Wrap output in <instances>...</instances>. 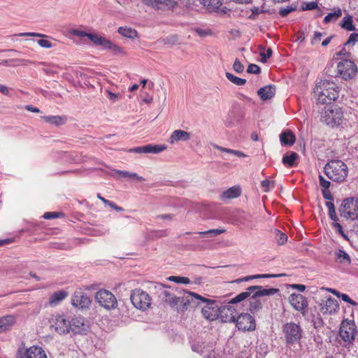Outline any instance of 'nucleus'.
I'll return each mask as SVG.
<instances>
[{"mask_svg": "<svg viewBox=\"0 0 358 358\" xmlns=\"http://www.w3.org/2000/svg\"><path fill=\"white\" fill-rule=\"evenodd\" d=\"M339 94L337 85L328 80H320L313 90V97L317 104H327L335 101Z\"/></svg>", "mask_w": 358, "mask_h": 358, "instance_id": "obj_1", "label": "nucleus"}, {"mask_svg": "<svg viewBox=\"0 0 358 358\" xmlns=\"http://www.w3.org/2000/svg\"><path fill=\"white\" fill-rule=\"evenodd\" d=\"M160 285L163 287H166L171 289V291L164 290L162 293L163 299L170 305L171 307L174 308L180 303L181 306L178 308V310L184 312L187 309V306L190 302L189 297H191V295L187 293H192V292L180 289L178 287H171L164 284H160Z\"/></svg>", "mask_w": 358, "mask_h": 358, "instance_id": "obj_2", "label": "nucleus"}, {"mask_svg": "<svg viewBox=\"0 0 358 358\" xmlns=\"http://www.w3.org/2000/svg\"><path fill=\"white\" fill-rule=\"evenodd\" d=\"M326 176L330 180L341 182H343L348 173L347 165L341 160H331L324 168Z\"/></svg>", "mask_w": 358, "mask_h": 358, "instance_id": "obj_3", "label": "nucleus"}, {"mask_svg": "<svg viewBox=\"0 0 358 358\" xmlns=\"http://www.w3.org/2000/svg\"><path fill=\"white\" fill-rule=\"evenodd\" d=\"M278 292L279 289L276 288L265 289L263 288L262 286H250L246 289L245 292L238 294L234 298L231 299L229 303L234 304L241 302L243 300L250 297V296H252V298H257L260 296L273 295L278 293Z\"/></svg>", "mask_w": 358, "mask_h": 358, "instance_id": "obj_4", "label": "nucleus"}, {"mask_svg": "<svg viewBox=\"0 0 358 358\" xmlns=\"http://www.w3.org/2000/svg\"><path fill=\"white\" fill-rule=\"evenodd\" d=\"M321 119L327 125L331 127L341 125L345 120L342 108L335 105L326 107L322 114Z\"/></svg>", "mask_w": 358, "mask_h": 358, "instance_id": "obj_5", "label": "nucleus"}, {"mask_svg": "<svg viewBox=\"0 0 358 358\" xmlns=\"http://www.w3.org/2000/svg\"><path fill=\"white\" fill-rule=\"evenodd\" d=\"M188 294L191 295L192 300H199L205 303V306L201 309V313L206 319L213 321L218 318L220 307L215 301L205 298L196 293Z\"/></svg>", "mask_w": 358, "mask_h": 358, "instance_id": "obj_6", "label": "nucleus"}, {"mask_svg": "<svg viewBox=\"0 0 358 358\" xmlns=\"http://www.w3.org/2000/svg\"><path fill=\"white\" fill-rule=\"evenodd\" d=\"M50 327L59 335H66L71 333V320L65 315H53L49 320Z\"/></svg>", "mask_w": 358, "mask_h": 358, "instance_id": "obj_7", "label": "nucleus"}, {"mask_svg": "<svg viewBox=\"0 0 358 358\" xmlns=\"http://www.w3.org/2000/svg\"><path fill=\"white\" fill-rule=\"evenodd\" d=\"M339 213L345 219H358V199L351 197L344 199L339 208Z\"/></svg>", "mask_w": 358, "mask_h": 358, "instance_id": "obj_8", "label": "nucleus"}, {"mask_svg": "<svg viewBox=\"0 0 358 358\" xmlns=\"http://www.w3.org/2000/svg\"><path fill=\"white\" fill-rule=\"evenodd\" d=\"M357 331V327L354 320L345 319L341 322L339 328V336L345 343H352Z\"/></svg>", "mask_w": 358, "mask_h": 358, "instance_id": "obj_9", "label": "nucleus"}, {"mask_svg": "<svg viewBox=\"0 0 358 358\" xmlns=\"http://www.w3.org/2000/svg\"><path fill=\"white\" fill-rule=\"evenodd\" d=\"M130 299L134 306L139 310H146L151 305L150 296L146 292L141 289L132 290Z\"/></svg>", "mask_w": 358, "mask_h": 358, "instance_id": "obj_10", "label": "nucleus"}, {"mask_svg": "<svg viewBox=\"0 0 358 358\" xmlns=\"http://www.w3.org/2000/svg\"><path fill=\"white\" fill-rule=\"evenodd\" d=\"M282 332L287 343L293 344L301 340L302 338V329L300 325L291 322L282 326Z\"/></svg>", "mask_w": 358, "mask_h": 358, "instance_id": "obj_11", "label": "nucleus"}, {"mask_svg": "<svg viewBox=\"0 0 358 358\" xmlns=\"http://www.w3.org/2000/svg\"><path fill=\"white\" fill-rule=\"evenodd\" d=\"M358 72L355 63L350 59H344L337 64V73L345 80L354 78Z\"/></svg>", "mask_w": 358, "mask_h": 358, "instance_id": "obj_12", "label": "nucleus"}, {"mask_svg": "<svg viewBox=\"0 0 358 358\" xmlns=\"http://www.w3.org/2000/svg\"><path fill=\"white\" fill-rule=\"evenodd\" d=\"M96 302L107 310L114 309L117 306L115 296L106 289L99 290L95 295Z\"/></svg>", "mask_w": 358, "mask_h": 358, "instance_id": "obj_13", "label": "nucleus"}, {"mask_svg": "<svg viewBox=\"0 0 358 358\" xmlns=\"http://www.w3.org/2000/svg\"><path fill=\"white\" fill-rule=\"evenodd\" d=\"M91 332L90 321L82 316H76L71 319V333L86 336Z\"/></svg>", "mask_w": 358, "mask_h": 358, "instance_id": "obj_14", "label": "nucleus"}, {"mask_svg": "<svg viewBox=\"0 0 358 358\" xmlns=\"http://www.w3.org/2000/svg\"><path fill=\"white\" fill-rule=\"evenodd\" d=\"M15 358H48L43 348L32 345L29 348L20 346L16 353Z\"/></svg>", "mask_w": 358, "mask_h": 358, "instance_id": "obj_15", "label": "nucleus"}, {"mask_svg": "<svg viewBox=\"0 0 358 358\" xmlns=\"http://www.w3.org/2000/svg\"><path fill=\"white\" fill-rule=\"evenodd\" d=\"M235 322L237 328L243 331H252L256 328L255 318L247 313L240 314L235 319Z\"/></svg>", "mask_w": 358, "mask_h": 358, "instance_id": "obj_16", "label": "nucleus"}, {"mask_svg": "<svg viewBox=\"0 0 358 358\" xmlns=\"http://www.w3.org/2000/svg\"><path fill=\"white\" fill-rule=\"evenodd\" d=\"M147 6L158 10H173L178 6V2L175 0H141Z\"/></svg>", "mask_w": 358, "mask_h": 358, "instance_id": "obj_17", "label": "nucleus"}, {"mask_svg": "<svg viewBox=\"0 0 358 358\" xmlns=\"http://www.w3.org/2000/svg\"><path fill=\"white\" fill-rule=\"evenodd\" d=\"M71 303L78 308H86L91 304L90 297L81 290L76 291L71 299Z\"/></svg>", "mask_w": 358, "mask_h": 358, "instance_id": "obj_18", "label": "nucleus"}, {"mask_svg": "<svg viewBox=\"0 0 358 358\" xmlns=\"http://www.w3.org/2000/svg\"><path fill=\"white\" fill-rule=\"evenodd\" d=\"M289 302L296 310L301 313L306 311L308 305L307 299L300 294H292L289 296Z\"/></svg>", "mask_w": 358, "mask_h": 358, "instance_id": "obj_19", "label": "nucleus"}, {"mask_svg": "<svg viewBox=\"0 0 358 358\" xmlns=\"http://www.w3.org/2000/svg\"><path fill=\"white\" fill-rule=\"evenodd\" d=\"M166 149V146L165 145H152L148 144L145 146L136 147L134 148H131L128 150L129 152H134L138 154H148V153H153L157 154L159 153Z\"/></svg>", "mask_w": 358, "mask_h": 358, "instance_id": "obj_20", "label": "nucleus"}, {"mask_svg": "<svg viewBox=\"0 0 358 358\" xmlns=\"http://www.w3.org/2000/svg\"><path fill=\"white\" fill-rule=\"evenodd\" d=\"M236 310L231 305H224L220 307L218 317L222 322H234Z\"/></svg>", "mask_w": 358, "mask_h": 358, "instance_id": "obj_21", "label": "nucleus"}, {"mask_svg": "<svg viewBox=\"0 0 358 358\" xmlns=\"http://www.w3.org/2000/svg\"><path fill=\"white\" fill-rule=\"evenodd\" d=\"M200 3L210 12L227 13L228 9L222 7L223 0H199Z\"/></svg>", "mask_w": 358, "mask_h": 358, "instance_id": "obj_22", "label": "nucleus"}, {"mask_svg": "<svg viewBox=\"0 0 358 358\" xmlns=\"http://www.w3.org/2000/svg\"><path fill=\"white\" fill-rule=\"evenodd\" d=\"M320 310L323 314H333L335 313L338 309V301L329 297L325 301H323L320 303Z\"/></svg>", "mask_w": 358, "mask_h": 358, "instance_id": "obj_23", "label": "nucleus"}, {"mask_svg": "<svg viewBox=\"0 0 358 358\" xmlns=\"http://www.w3.org/2000/svg\"><path fill=\"white\" fill-rule=\"evenodd\" d=\"M16 323V317L8 315L0 317V333L9 331Z\"/></svg>", "mask_w": 358, "mask_h": 358, "instance_id": "obj_24", "label": "nucleus"}, {"mask_svg": "<svg viewBox=\"0 0 358 358\" xmlns=\"http://www.w3.org/2000/svg\"><path fill=\"white\" fill-rule=\"evenodd\" d=\"M190 134L184 130H175L171 135L169 142L170 144H174L178 141H187L190 139Z\"/></svg>", "mask_w": 358, "mask_h": 358, "instance_id": "obj_25", "label": "nucleus"}, {"mask_svg": "<svg viewBox=\"0 0 358 358\" xmlns=\"http://www.w3.org/2000/svg\"><path fill=\"white\" fill-rule=\"evenodd\" d=\"M257 94L262 101L271 99L275 94V87L270 85L261 87L258 90Z\"/></svg>", "mask_w": 358, "mask_h": 358, "instance_id": "obj_26", "label": "nucleus"}, {"mask_svg": "<svg viewBox=\"0 0 358 358\" xmlns=\"http://www.w3.org/2000/svg\"><path fill=\"white\" fill-rule=\"evenodd\" d=\"M42 118L45 122L57 127L66 124L67 121V117L65 115H47L43 116Z\"/></svg>", "mask_w": 358, "mask_h": 358, "instance_id": "obj_27", "label": "nucleus"}, {"mask_svg": "<svg viewBox=\"0 0 358 358\" xmlns=\"http://www.w3.org/2000/svg\"><path fill=\"white\" fill-rule=\"evenodd\" d=\"M241 194V189L240 186H233L228 189L225 190L221 194L222 200L236 199Z\"/></svg>", "mask_w": 358, "mask_h": 358, "instance_id": "obj_28", "label": "nucleus"}, {"mask_svg": "<svg viewBox=\"0 0 358 358\" xmlns=\"http://www.w3.org/2000/svg\"><path fill=\"white\" fill-rule=\"evenodd\" d=\"M280 141L282 145L292 146L295 143L296 137L292 131H286L280 134Z\"/></svg>", "mask_w": 358, "mask_h": 358, "instance_id": "obj_29", "label": "nucleus"}, {"mask_svg": "<svg viewBox=\"0 0 358 358\" xmlns=\"http://www.w3.org/2000/svg\"><path fill=\"white\" fill-rule=\"evenodd\" d=\"M68 296V292L60 290L52 294L49 299V305L54 306L59 303L62 301Z\"/></svg>", "mask_w": 358, "mask_h": 358, "instance_id": "obj_30", "label": "nucleus"}, {"mask_svg": "<svg viewBox=\"0 0 358 358\" xmlns=\"http://www.w3.org/2000/svg\"><path fill=\"white\" fill-rule=\"evenodd\" d=\"M335 261L337 263L348 266L351 264V259L349 255L341 249H338L335 252Z\"/></svg>", "mask_w": 358, "mask_h": 358, "instance_id": "obj_31", "label": "nucleus"}, {"mask_svg": "<svg viewBox=\"0 0 358 358\" xmlns=\"http://www.w3.org/2000/svg\"><path fill=\"white\" fill-rule=\"evenodd\" d=\"M117 32L124 37L135 39L138 37V32L136 29L128 27H120L117 29Z\"/></svg>", "mask_w": 358, "mask_h": 358, "instance_id": "obj_32", "label": "nucleus"}, {"mask_svg": "<svg viewBox=\"0 0 358 358\" xmlns=\"http://www.w3.org/2000/svg\"><path fill=\"white\" fill-rule=\"evenodd\" d=\"M342 15V10L339 7L334 8L332 13H328L324 18V23L328 24L336 22Z\"/></svg>", "mask_w": 358, "mask_h": 358, "instance_id": "obj_33", "label": "nucleus"}, {"mask_svg": "<svg viewBox=\"0 0 358 358\" xmlns=\"http://www.w3.org/2000/svg\"><path fill=\"white\" fill-rule=\"evenodd\" d=\"M92 42L95 45H101L105 49H109L111 45L112 41L108 40L105 37L99 36L96 34L92 36Z\"/></svg>", "mask_w": 358, "mask_h": 358, "instance_id": "obj_34", "label": "nucleus"}, {"mask_svg": "<svg viewBox=\"0 0 358 358\" xmlns=\"http://www.w3.org/2000/svg\"><path fill=\"white\" fill-rule=\"evenodd\" d=\"M298 157L299 155L296 152H291L289 155H285L283 156L282 162L285 166L292 167L294 165L295 161Z\"/></svg>", "mask_w": 358, "mask_h": 358, "instance_id": "obj_35", "label": "nucleus"}, {"mask_svg": "<svg viewBox=\"0 0 358 358\" xmlns=\"http://www.w3.org/2000/svg\"><path fill=\"white\" fill-rule=\"evenodd\" d=\"M250 297H252V296H250ZM262 308V306L260 300L257 298H250L248 310L251 313L255 314L259 312Z\"/></svg>", "mask_w": 358, "mask_h": 358, "instance_id": "obj_36", "label": "nucleus"}, {"mask_svg": "<svg viewBox=\"0 0 358 358\" xmlns=\"http://www.w3.org/2000/svg\"><path fill=\"white\" fill-rule=\"evenodd\" d=\"M341 26L347 31H354L355 29V27L353 24L352 17L351 15L345 16L342 20Z\"/></svg>", "mask_w": 358, "mask_h": 358, "instance_id": "obj_37", "label": "nucleus"}, {"mask_svg": "<svg viewBox=\"0 0 358 358\" xmlns=\"http://www.w3.org/2000/svg\"><path fill=\"white\" fill-rule=\"evenodd\" d=\"M214 148L217 149V150H220L221 152H227V153H229V154H232V155H234L235 156H237L238 157H247V155L245 154H244L243 152H242L241 151H239V150L229 149V148H223V147H221V146L217 145H215Z\"/></svg>", "mask_w": 358, "mask_h": 358, "instance_id": "obj_38", "label": "nucleus"}, {"mask_svg": "<svg viewBox=\"0 0 358 358\" xmlns=\"http://www.w3.org/2000/svg\"><path fill=\"white\" fill-rule=\"evenodd\" d=\"M226 231L224 229H213L205 231H200L198 234L201 236L213 237L223 234Z\"/></svg>", "mask_w": 358, "mask_h": 358, "instance_id": "obj_39", "label": "nucleus"}, {"mask_svg": "<svg viewBox=\"0 0 358 358\" xmlns=\"http://www.w3.org/2000/svg\"><path fill=\"white\" fill-rule=\"evenodd\" d=\"M226 77L229 81L238 86L244 85L246 83L245 79L238 78L229 72L226 73Z\"/></svg>", "mask_w": 358, "mask_h": 358, "instance_id": "obj_40", "label": "nucleus"}, {"mask_svg": "<svg viewBox=\"0 0 358 358\" xmlns=\"http://www.w3.org/2000/svg\"><path fill=\"white\" fill-rule=\"evenodd\" d=\"M328 208V214L331 220L334 222L338 221V217L336 215L334 204L331 201H327L325 203Z\"/></svg>", "mask_w": 358, "mask_h": 358, "instance_id": "obj_41", "label": "nucleus"}, {"mask_svg": "<svg viewBox=\"0 0 358 358\" xmlns=\"http://www.w3.org/2000/svg\"><path fill=\"white\" fill-rule=\"evenodd\" d=\"M117 173H119L122 178L136 179L139 181L145 180V179L143 177L138 176L136 173H131L126 171H117Z\"/></svg>", "mask_w": 358, "mask_h": 358, "instance_id": "obj_42", "label": "nucleus"}, {"mask_svg": "<svg viewBox=\"0 0 358 358\" xmlns=\"http://www.w3.org/2000/svg\"><path fill=\"white\" fill-rule=\"evenodd\" d=\"M168 280L178 284L188 285L190 283V280L188 278L182 276L171 275L168 278Z\"/></svg>", "mask_w": 358, "mask_h": 358, "instance_id": "obj_43", "label": "nucleus"}, {"mask_svg": "<svg viewBox=\"0 0 358 358\" xmlns=\"http://www.w3.org/2000/svg\"><path fill=\"white\" fill-rule=\"evenodd\" d=\"M69 33L75 36L78 37H87L92 41V36H95L94 34L87 33L85 31L78 30V29H71Z\"/></svg>", "mask_w": 358, "mask_h": 358, "instance_id": "obj_44", "label": "nucleus"}, {"mask_svg": "<svg viewBox=\"0 0 358 358\" xmlns=\"http://www.w3.org/2000/svg\"><path fill=\"white\" fill-rule=\"evenodd\" d=\"M10 62L11 66L13 67L19 66H27L33 63L31 60L24 59H11Z\"/></svg>", "mask_w": 358, "mask_h": 358, "instance_id": "obj_45", "label": "nucleus"}, {"mask_svg": "<svg viewBox=\"0 0 358 358\" xmlns=\"http://www.w3.org/2000/svg\"><path fill=\"white\" fill-rule=\"evenodd\" d=\"M296 6H287L286 7H282L279 10V15L281 17H286L289 13L295 11L296 10Z\"/></svg>", "mask_w": 358, "mask_h": 358, "instance_id": "obj_46", "label": "nucleus"}, {"mask_svg": "<svg viewBox=\"0 0 358 358\" xmlns=\"http://www.w3.org/2000/svg\"><path fill=\"white\" fill-rule=\"evenodd\" d=\"M252 14L250 15V18L255 19V16L260 14L267 12L266 9H264V5L261 7L259 6H253L250 8Z\"/></svg>", "mask_w": 358, "mask_h": 358, "instance_id": "obj_47", "label": "nucleus"}, {"mask_svg": "<svg viewBox=\"0 0 358 358\" xmlns=\"http://www.w3.org/2000/svg\"><path fill=\"white\" fill-rule=\"evenodd\" d=\"M275 240L278 245H283L287 241V236L286 234L282 233L279 230L275 231Z\"/></svg>", "mask_w": 358, "mask_h": 358, "instance_id": "obj_48", "label": "nucleus"}, {"mask_svg": "<svg viewBox=\"0 0 358 358\" xmlns=\"http://www.w3.org/2000/svg\"><path fill=\"white\" fill-rule=\"evenodd\" d=\"M318 7L317 1L305 2L302 5L303 10H311L316 9Z\"/></svg>", "mask_w": 358, "mask_h": 358, "instance_id": "obj_49", "label": "nucleus"}, {"mask_svg": "<svg viewBox=\"0 0 358 358\" xmlns=\"http://www.w3.org/2000/svg\"><path fill=\"white\" fill-rule=\"evenodd\" d=\"M108 50H110L115 55H125L124 50L113 42Z\"/></svg>", "mask_w": 358, "mask_h": 358, "instance_id": "obj_50", "label": "nucleus"}, {"mask_svg": "<svg viewBox=\"0 0 358 358\" xmlns=\"http://www.w3.org/2000/svg\"><path fill=\"white\" fill-rule=\"evenodd\" d=\"M167 235V230H155L150 232V236L153 238H159Z\"/></svg>", "mask_w": 358, "mask_h": 358, "instance_id": "obj_51", "label": "nucleus"}, {"mask_svg": "<svg viewBox=\"0 0 358 358\" xmlns=\"http://www.w3.org/2000/svg\"><path fill=\"white\" fill-rule=\"evenodd\" d=\"M358 42V34L352 33L350 34L349 38L345 42V46L349 47L350 45H355Z\"/></svg>", "mask_w": 358, "mask_h": 358, "instance_id": "obj_52", "label": "nucleus"}, {"mask_svg": "<svg viewBox=\"0 0 358 358\" xmlns=\"http://www.w3.org/2000/svg\"><path fill=\"white\" fill-rule=\"evenodd\" d=\"M15 36H33V37H38V38H44L47 36L43 34L36 33V32H22L18 34H16Z\"/></svg>", "mask_w": 358, "mask_h": 358, "instance_id": "obj_53", "label": "nucleus"}, {"mask_svg": "<svg viewBox=\"0 0 358 358\" xmlns=\"http://www.w3.org/2000/svg\"><path fill=\"white\" fill-rule=\"evenodd\" d=\"M338 298H341V299L343 301L347 302V303L351 304L353 306H357V303L356 301H353L352 299H351L350 298V296L348 294H346L340 293V294L338 295Z\"/></svg>", "mask_w": 358, "mask_h": 358, "instance_id": "obj_54", "label": "nucleus"}, {"mask_svg": "<svg viewBox=\"0 0 358 358\" xmlns=\"http://www.w3.org/2000/svg\"><path fill=\"white\" fill-rule=\"evenodd\" d=\"M233 69L238 73H241L244 71V66L241 62L236 59L233 64Z\"/></svg>", "mask_w": 358, "mask_h": 358, "instance_id": "obj_55", "label": "nucleus"}, {"mask_svg": "<svg viewBox=\"0 0 358 358\" xmlns=\"http://www.w3.org/2000/svg\"><path fill=\"white\" fill-rule=\"evenodd\" d=\"M37 43L41 48H51L53 47L52 43L50 41L43 38L38 40Z\"/></svg>", "mask_w": 358, "mask_h": 358, "instance_id": "obj_56", "label": "nucleus"}, {"mask_svg": "<svg viewBox=\"0 0 358 358\" xmlns=\"http://www.w3.org/2000/svg\"><path fill=\"white\" fill-rule=\"evenodd\" d=\"M247 72L248 73H259L260 72V68L259 66H257V64H250L248 69H247Z\"/></svg>", "mask_w": 358, "mask_h": 358, "instance_id": "obj_57", "label": "nucleus"}, {"mask_svg": "<svg viewBox=\"0 0 358 358\" xmlns=\"http://www.w3.org/2000/svg\"><path fill=\"white\" fill-rule=\"evenodd\" d=\"M352 46L353 45H352ZM350 47H351V45H350L349 47H346L345 45V47L338 53V55H343V56L347 57H351L352 53H351Z\"/></svg>", "mask_w": 358, "mask_h": 358, "instance_id": "obj_58", "label": "nucleus"}, {"mask_svg": "<svg viewBox=\"0 0 358 358\" xmlns=\"http://www.w3.org/2000/svg\"><path fill=\"white\" fill-rule=\"evenodd\" d=\"M272 50L271 48H268L266 50V52H261L260 56L262 57L261 61L264 63L266 62L268 59H269L272 55Z\"/></svg>", "mask_w": 358, "mask_h": 358, "instance_id": "obj_59", "label": "nucleus"}, {"mask_svg": "<svg viewBox=\"0 0 358 358\" xmlns=\"http://www.w3.org/2000/svg\"><path fill=\"white\" fill-rule=\"evenodd\" d=\"M320 185L322 189H329L330 187V182L327 180L322 176H319Z\"/></svg>", "mask_w": 358, "mask_h": 358, "instance_id": "obj_60", "label": "nucleus"}, {"mask_svg": "<svg viewBox=\"0 0 358 358\" xmlns=\"http://www.w3.org/2000/svg\"><path fill=\"white\" fill-rule=\"evenodd\" d=\"M332 227L335 228L337 231V232L341 234L343 237L345 238H347L346 235L345 234L342 226L338 222V221H336L332 223Z\"/></svg>", "mask_w": 358, "mask_h": 358, "instance_id": "obj_61", "label": "nucleus"}, {"mask_svg": "<svg viewBox=\"0 0 358 358\" xmlns=\"http://www.w3.org/2000/svg\"><path fill=\"white\" fill-rule=\"evenodd\" d=\"M106 92L108 94V98L113 102H116L119 99V94L113 93L109 90H106Z\"/></svg>", "mask_w": 358, "mask_h": 358, "instance_id": "obj_62", "label": "nucleus"}, {"mask_svg": "<svg viewBox=\"0 0 358 358\" xmlns=\"http://www.w3.org/2000/svg\"><path fill=\"white\" fill-rule=\"evenodd\" d=\"M195 32L199 36H201V37H204V36H208V35H210L211 32L210 30H207V29H195Z\"/></svg>", "mask_w": 358, "mask_h": 358, "instance_id": "obj_63", "label": "nucleus"}, {"mask_svg": "<svg viewBox=\"0 0 358 358\" xmlns=\"http://www.w3.org/2000/svg\"><path fill=\"white\" fill-rule=\"evenodd\" d=\"M322 193L324 199L328 200L329 201L334 199L333 196L329 189H322Z\"/></svg>", "mask_w": 358, "mask_h": 358, "instance_id": "obj_64", "label": "nucleus"}]
</instances>
